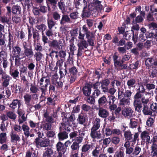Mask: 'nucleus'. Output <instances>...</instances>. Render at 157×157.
Masks as SVG:
<instances>
[{"label":"nucleus","instance_id":"nucleus-31","mask_svg":"<svg viewBox=\"0 0 157 157\" xmlns=\"http://www.w3.org/2000/svg\"><path fill=\"white\" fill-rule=\"evenodd\" d=\"M95 9L98 11H101L103 9V6L101 4V2L98 0H96L93 3Z\"/></svg>","mask_w":157,"mask_h":157},{"label":"nucleus","instance_id":"nucleus-55","mask_svg":"<svg viewBox=\"0 0 157 157\" xmlns=\"http://www.w3.org/2000/svg\"><path fill=\"white\" fill-rule=\"evenodd\" d=\"M142 94V93L136 90V93L134 96V101L140 100V99H141L143 97Z\"/></svg>","mask_w":157,"mask_h":157},{"label":"nucleus","instance_id":"nucleus-17","mask_svg":"<svg viewBox=\"0 0 157 157\" xmlns=\"http://www.w3.org/2000/svg\"><path fill=\"white\" fill-rule=\"evenodd\" d=\"M91 88L89 82L86 83L82 89L83 94L85 96H89L91 94Z\"/></svg>","mask_w":157,"mask_h":157},{"label":"nucleus","instance_id":"nucleus-12","mask_svg":"<svg viewBox=\"0 0 157 157\" xmlns=\"http://www.w3.org/2000/svg\"><path fill=\"white\" fill-rule=\"evenodd\" d=\"M83 2L84 4V6L81 14V17L82 19L88 18L91 15V12L89 10V6L87 7V3L85 0L83 1Z\"/></svg>","mask_w":157,"mask_h":157},{"label":"nucleus","instance_id":"nucleus-4","mask_svg":"<svg viewBox=\"0 0 157 157\" xmlns=\"http://www.w3.org/2000/svg\"><path fill=\"white\" fill-rule=\"evenodd\" d=\"M22 46L24 49V52H22V59L26 57L29 58H32L34 55L32 46L25 42L23 43Z\"/></svg>","mask_w":157,"mask_h":157},{"label":"nucleus","instance_id":"nucleus-16","mask_svg":"<svg viewBox=\"0 0 157 157\" xmlns=\"http://www.w3.org/2000/svg\"><path fill=\"white\" fill-rule=\"evenodd\" d=\"M77 121L78 123L80 124H83L84 126H86V124H84L85 123H87V120L86 116L83 113H81L78 115L77 119Z\"/></svg>","mask_w":157,"mask_h":157},{"label":"nucleus","instance_id":"nucleus-11","mask_svg":"<svg viewBox=\"0 0 157 157\" xmlns=\"http://www.w3.org/2000/svg\"><path fill=\"white\" fill-rule=\"evenodd\" d=\"M94 75H97V78L98 79V81H96L95 83L93 84L91 82H89V83L90 84L91 88H93V89H98L99 86L101 84L100 81L99 82V79L101 77V75L99 71L97 70H94Z\"/></svg>","mask_w":157,"mask_h":157},{"label":"nucleus","instance_id":"nucleus-30","mask_svg":"<svg viewBox=\"0 0 157 157\" xmlns=\"http://www.w3.org/2000/svg\"><path fill=\"white\" fill-rule=\"evenodd\" d=\"M154 59L152 57L148 58L145 61V64L147 69H149L151 66H153V61Z\"/></svg>","mask_w":157,"mask_h":157},{"label":"nucleus","instance_id":"nucleus-20","mask_svg":"<svg viewBox=\"0 0 157 157\" xmlns=\"http://www.w3.org/2000/svg\"><path fill=\"white\" fill-rule=\"evenodd\" d=\"M140 137L142 140L145 142L149 143L150 138L149 136V132L147 131H144L142 132L140 134Z\"/></svg>","mask_w":157,"mask_h":157},{"label":"nucleus","instance_id":"nucleus-6","mask_svg":"<svg viewBox=\"0 0 157 157\" xmlns=\"http://www.w3.org/2000/svg\"><path fill=\"white\" fill-rule=\"evenodd\" d=\"M48 46L52 50L58 51L62 49L63 44L61 40H53L50 41Z\"/></svg>","mask_w":157,"mask_h":157},{"label":"nucleus","instance_id":"nucleus-49","mask_svg":"<svg viewBox=\"0 0 157 157\" xmlns=\"http://www.w3.org/2000/svg\"><path fill=\"white\" fill-rule=\"evenodd\" d=\"M69 72L70 75H77L78 71L76 67L74 66L69 69Z\"/></svg>","mask_w":157,"mask_h":157},{"label":"nucleus","instance_id":"nucleus-44","mask_svg":"<svg viewBox=\"0 0 157 157\" xmlns=\"http://www.w3.org/2000/svg\"><path fill=\"white\" fill-rule=\"evenodd\" d=\"M58 0H46L47 4L48 6V8H49V5H51L52 7L56 8V4Z\"/></svg>","mask_w":157,"mask_h":157},{"label":"nucleus","instance_id":"nucleus-62","mask_svg":"<svg viewBox=\"0 0 157 157\" xmlns=\"http://www.w3.org/2000/svg\"><path fill=\"white\" fill-rule=\"evenodd\" d=\"M7 117L11 119L15 120L16 118V115L12 111H9L6 113Z\"/></svg>","mask_w":157,"mask_h":157},{"label":"nucleus","instance_id":"nucleus-51","mask_svg":"<svg viewBox=\"0 0 157 157\" xmlns=\"http://www.w3.org/2000/svg\"><path fill=\"white\" fill-rule=\"evenodd\" d=\"M52 17L55 21H59L61 18L60 14L57 11H54L52 13Z\"/></svg>","mask_w":157,"mask_h":157},{"label":"nucleus","instance_id":"nucleus-28","mask_svg":"<svg viewBox=\"0 0 157 157\" xmlns=\"http://www.w3.org/2000/svg\"><path fill=\"white\" fill-rule=\"evenodd\" d=\"M112 58L115 67L120 63L121 61L119 59V54L117 52H115L113 55Z\"/></svg>","mask_w":157,"mask_h":157},{"label":"nucleus","instance_id":"nucleus-53","mask_svg":"<svg viewBox=\"0 0 157 157\" xmlns=\"http://www.w3.org/2000/svg\"><path fill=\"white\" fill-rule=\"evenodd\" d=\"M47 23L48 28L51 29L55 26L56 24L55 21L53 19H48Z\"/></svg>","mask_w":157,"mask_h":157},{"label":"nucleus","instance_id":"nucleus-13","mask_svg":"<svg viewBox=\"0 0 157 157\" xmlns=\"http://www.w3.org/2000/svg\"><path fill=\"white\" fill-rule=\"evenodd\" d=\"M12 79L10 76L7 74L6 73L2 75L1 77V80L2 81V86L4 87H6L10 84V82Z\"/></svg>","mask_w":157,"mask_h":157},{"label":"nucleus","instance_id":"nucleus-58","mask_svg":"<svg viewBox=\"0 0 157 157\" xmlns=\"http://www.w3.org/2000/svg\"><path fill=\"white\" fill-rule=\"evenodd\" d=\"M157 75V67H152L151 72L150 76L152 78L156 77Z\"/></svg>","mask_w":157,"mask_h":157},{"label":"nucleus","instance_id":"nucleus-26","mask_svg":"<svg viewBox=\"0 0 157 157\" xmlns=\"http://www.w3.org/2000/svg\"><path fill=\"white\" fill-rule=\"evenodd\" d=\"M109 114L108 112L105 109L102 108H99L98 112V115L103 118H105Z\"/></svg>","mask_w":157,"mask_h":157},{"label":"nucleus","instance_id":"nucleus-39","mask_svg":"<svg viewBox=\"0 0 157 157\" xmlns=\"http://www.w3.org/2000/svg\"><path fill=\"white\" fill-rule=\"evenodd\" d=\"M124 63H120L116 66V67H118L117 69L119 70H129V67L128 66L127 64H123Z\"/></svg>","mask_w":157,"mask_h":157},{"label":"nucleus","instance_id":"nucleus-40","mask_svg":"<svg viewBox=\"0 0 157 157\" xmlns=\"http://www.w3.org/2000/svg\"><path fill=\"white\" fill-rule=\"evenodd\" d=\"M33 33V37L34 39V41H38L40 39V34L38 31L36 29L35 30L33 28L32 30Z\"/></svg>","mask_w":157,"mask_h":157},{"label":"nucleus","instance_id":"nucleus-41","mask_svg":"<svg viewBox=\"0 0 157 157\" xmlns=\"http://www.w3.org/2000/svg\"><path fill=\"white\" fill-rule=\"evenodd\" d=\"M69 16L71 20H76L79 18V13L78 11L76 10L70 13Z\"/></svg>","mask_w":157,"mask_h":157},{"label":"nucleus","instance_id":"nucleus-2","mask_svg":"<svg viewBox=\"0 0 157 157\" xmlns=\"http://www.w3.org/2000/svg\"><path fill=\"white\" fill-rule=\"evenodd\" d=\"M61 126L59 128V132L57 135V137L59 141H61L68 138V134L70 132L71 129L66 126L64 123H61Z\"/></svg>","mask_w":157,"mask_h":157},{"label":"nucleus","instance_id":"nucleus-46","mask_svg":"<svg viewBox=\"0 0 157 157\" xmlns=\"http://www.w3.org/2000/svg\"><path fill=\"white\" fill-rule=\"evenodd\" d=\"M29 124L30 126L32 128H34L36 127V128L34 129L35 132H37V129L38 128V130H40L39 128V123H35L33 121L30 120L29 122Z\"/></svg>","mask_w":157,"mask_h":157},{"label":"nucleus","instance_id":"nucleus-54","mask_svg":"<svg viewBox=\"0 0 157 157\" xmlns=\"http://www.w3.org/2000/svg\"><path fill=\"white\" fill-rule=\"evenodd\" d=\"M59 73L60 75V78H62L63 77H64L65 75L67 74V70L66 69H64L63 68H60Z\"/></svg>","mask_w":157,"mask_h":157},{"label":"nucleus","instance_id":"nucleus-43","mask_svg":"<svg viewBox=\"0 0 157 157\" xmlns=\"http://www.w3.org/2000/svg\"><path fill=\"white\" fill-rule=\"evenodd\" d=\"M43 56V54L40 52H37L35 53L34 56L37 63L40 61Z\"/></svg>","mask_w":157,"mask_h":157},{"label":"nucleus","instance_id":"nucleus-10","mask_svg":"<svg viewBox=\"0 0 157 157\" xmlns=\"http://www.w3.org/2000/svg\"><path fill=\"white\" fill-rule=\"evenodd\" d=\"M34 142L36 147L38 148L40 147H48L50 144V140L47 139L42 140L39 138H36Z\"/></svg>","mask_w":157,"mask_h":157},{"label":"nucleus","instance_id":"nucleus-45","mask_svg":"<svg viewBox=\"0 0 157 157\" xmlns=\"http://www.w3.org/2000/svg\"><path fill=\"white\" fill-rule=\"evenodd\" d=\"M151 154L152 157H157V145H151Z\"/></svg>","mask_w":157,"mask_h":157},{"label":"nucleus","instance_id":"nucleus-42","mask_svg":"<svg viewBox=\"0 0 157 157\" xmlns=\"http://www.w3.org/2000/svg\"><path fill=\"white\" fill-rule=\"evenodd\" d=\"M56 6H58L59 9L61 11L64 10L65 9V4L63 0H60L59 1L58 0Z\"/></svg>","mask_w":157,"mask_h":157},{"label":"nucleus","instance_id":"nucleus-3","mask_svg":"<svg viewBox=\"0 0 157 157\" xmlns=\"http://www.w3.org/2000/svg\"><path fill=\"white\" fill-rule=\"evenodd\" d=\"M21 49L18 46L12 47V56L15 57V66L18 67L21 64V60L22 59V55L21 53Z\"/></svg>","mask_w":157,"mask_h":157},{"label":"nucleus","instance_id":"nucleus-50","mask_svg":"<svg viewBox=\"0 0 157 157\" xmlns=\"http://www.w3.org/2000/svg\"><path fill=\"white\" fill-rule=\"evenodd\" d=\"M111 142L115 145H117L119 144L120 141V137L117 136H114L111 138Z\"/></svg>","mask_w":157,"mask_h":157},{"label":"nucleus","instance_id":"nucleus-64","mask_svg":"<svg viewBox=\"0 0 157 157\" xmlns=\"http://www.w3.org/2000/svg\"><path fill=\"white\" fill-rule=\"evenodd\" d=\"M124 153L123 151H116L113 157H124Z\"/></svg>","mask_w":157,"mask_h":157},{"label":"nucleus","instance_id":"nucleus-48","mask_svg":"<svg viewBox=\"0 0 157 157\" xmlns=\"http://www.w3.org/2000/svg\"><path fill=\"white\" fill-rule=\"evenodd\" d=\"M36 28L42 32V33H44V32L46 30L47 28L46 26L43 24L39 25H36Z\"/></svg>","mask_w":157,"mask_h":157},{"label":"nucleus","instance_id":"nucleus-25","mask_svg":"<svg viewBox=\"0 0 157 157\" xmlns=\"http://www.w3.org/2000/svg\"><path fill=\"white\" fill-rule=\"evenodd\" d=\"M12 13L14 14L19 15L21 14V8L18 5H14L11 9Z\"/></svg>","mask_w":157,"mask_h":157},{"label":"nucleus","instance_id":"nucleus-24","mask_svg":"<svg viewBox=\"0 0 157 157\" xmlns=\"http://www.w3.org/2000/svg\"><path fill=\"white\" fill-rule=\"evenodd\" d=\"M140 60H138L134 63L130 64L129 66V67L130 70H134L136 71L140 67Z\"/></svg>","mask_w":157,"mask_h":157},{"label":"nucleus","instance_id":"nucleus-60","mask_svg":"<svg viewBox=\"0 0 157 157\" xmlns=\"http://www.w3.org/2000/svg\"><path fill=\"white\" fill-rule=\"evenodd\" d=\"M34 50H36L37 52H41L43 51L42 47L40 43H37L36 44H34Z\"/></svg>","mask_w":157,"mask_h":157},{"label":"nucleus","instance_id":"nucleus-32","mask_svg":"<svg viewBox=\"0 0 157 157\" xmlns=\"http://www.w3.org/2000/svg\"><path fill=\"white\" fill-rule=\"evenodd\" d=\"M108 102L106 97L105 95L100 98L98 100V104L100 106L105 105Z\"/></svg>","mask_w":157,"mask_h":157},{"label":"nucleus","instance_id":"nucleus-22","mask_svg":"<svg viewBox=\"0 0 157 157\" xmlns=\"http://www.w3.org/2000/svg\"><path fill=\"white\" fill-rule=\"evenodd\" d=\"M90 136L91 137L94 139L96 138L100 139L101 137V134L100 131H97L98 130L91 128Z\"/></svg>","mask_w":157,"mask_h":157},{"label":"nucleus","instance_id":"nucleus-59","mask_svg":"<svg viewBox=\"0 0 157 157\" xmlns=\"http://www.w3.org/2000/svg\"><path fill=\"white\" fill-rule=\"evenodd\" d=\"M6 133L2 132L0 134V143L2 144L6 142Z\"/></svg>","mask_w":157,"mask_h":157},{"label":"nucleus","instance_id":"nucleus-7","mask_svg":"<svg viewBox=\"0 0 157 157\" xmlns=\"http://www.w3.org/2000/svg\"><path fill=\"white\" fill-rule=\"evenodd\" d=\"M139 135L138 132L135 133L133 138V134L129 129L125 131L124 133L125 140L130 141L134 143L136 142L137 140H138Z\"/></svg>","mask_w":157,"mask_h":157},{"label":"nucleus","instance_id":"nucleus-19","mask_svg":"<svg viewBox=\"0 0 157 157\" xmlns=\"http://www.w3.org/2000/svg\"><path fill=\"white\" fill-rule=\"evenodd\" d=\"M60 24L61 25H64L67 23H70L71 21L69 16L67 14H63L61 19L59 20Z\"/></svg>","mask_w":157,"mask_h":157},{"label":"nucleus","instance_id":"nucleus-18","mask_svg":"<svg viewBox=\"0 0 157 157\" xmlns=\"http://www.w3.org/2000/svg\"><path fill=\"white\" fill-rule=\"evenodd\" d=\"M133 113V111L130 107L125 108L122 111V114L125 117H132Z\"/></svg>","mask_w":157,"mask_h":157},{"label":"nucleus","instance_id":"nucleus-21","mask_svg":"<svg viewBox=\"0 0 157 157\" xmlns=\"http://www.w3.org/2000/svg\"><path fill=\"white\" fill-rule=\"evenodd\" d=\"M140 100L134 101L133 105L134 107L135 111L138 113H140L143 107L142 104Z\"/></svg>","mask_w":157,"mask_h":157},{"label":"nucleus","instance_id":"nucleus-52","mask_svg":"<svg viewBox=\"0 0 157 157\" xmlns=\"http://www.w3.org/2000/svg\"><path fill=\"white\" fill-rule=\"evenodd\" d=\"M79 145L74 141L73 142H72L71 146V147L72 151H78L79 150Z\"/></svg>","mask_w":157,"mask_h":157},{"label":"nucleus","instance_id":"nucleus-5","mask_svg":"<svg viewBox=\"0 0 157 157\" xmlns=\"http://www.w3.org/2000/svg\"><path fill=\"white\" fill-rule=\"evenodd\" d=\"M38 94H26L24 96V101L25 104L26 105L28 108H29V110H31V109L33 107V105L31 103H30V102L32 99L36 100L38 99Z\"/></svg>","mask_w":157,"mask_h":157},{"label":"nucleus","instance_id":"nucleus-9","mask_svg":"<svg viewBox=\"0 0 157 157\" xmlns=\"http://www.w3.org/2000/svg\"><path fill=\"white\" fill-rule=\"evenodd\" d=\"M56 151L58 152L57 157H62L63 155L66 151L67 148L64 144L59 141L56 145Z\"/></svg>","mask_w":157,"mask_h":157},{"label":"nucleus","instance_id":"nucleus-27","mask_svg":"<svg viewBox=\"0 0 157 157\" xmlns=\"http://www.w3.org/2000/svg\"><path fill=\"white\" fill-rule=\"evenodd\" d=\"M45 151L44 152L43 157H52L53 151L50 148L47 147L45 149Z\"/></svg>","mask_w":157,"mask_h":157},{"label":"nucleus","instance_id":"nucleus-57","mask_svg":"<svg viewBox=\"0 0 157 157\" xmlns=\"http://www.w3.org/2000/svg\"><path fill=\"white\" fill-rule=\"evenodd\" d=\"M87 101L89 104H93L95 102V97L94 96H93L92 95L91 96L90 95L89 96H87Z\"/></svg>","mask_w":157,"mask_h":157},{"label":"nucleus","instance_id":"nucleus-29","mask_svg":"<svg viewBox=\"0 0 157 157\" xmlns=\"http://www.w3.org/2000/svg\"><path fill=\"white\" fill-rule=\"evenodd\" d=\"M93 125L91 129L98 130L100 125V119L99 118H96L95 120L93 122Z\"/></svg>","mask_w":157,"mask_h":157},{"label":"nucleus","instance_id":"nucleus-63","mask_svg":"<svg viewBox=\"0 0 157 157\" xmlns=\"http://www.w3.org/2000/svg\"><path fill=\"white\" fill-rule=\"evenodd\" d=\"M30 91L33 94H36L38 90V88L36 86L31 84L30 85Z\"/></svg>","mask_w":157,"mask_h":157},{"label":"nucleus","instance_id":"nucleus-34","mask_svg":"<svg viewBox=\"0 0 157 157\" xmlns=\"http://www.w3.org/2000/svg\"><path fill=\"white\" fill-rule=\"evenodd\" d=\"M142 112L145 115H151L152 114V111L151 110L150 108L147 105H144V107Z\"/></svg>","mask_w":157,"mask_h":157},{"label":"nucleus","instance_id":"nucleus-36","mask_svg":"<svg viewBox=\"0 0 157 157\" xmlns=\"http://www.w3.org/2000/svg\"><path fill=\"white\" fill-rule=\"evenodd\" d=\"M22 5L25 9L29 11L30 8L33 6V3L30 0H25L24 3L22 4Z\"/></svg>","mask_w":157,"mask_h":157},{"label":"nucleus","instance_id":"nucleus-56","mask_svg":"<svg viewBox=\"0 0 157 157\" xmlns=\"http://www.w3.org/2000/svg\"><path fill=\"white\" fill-rule=\"evenodd\" d=\"M81 109L83 111L86 113H87L90 111L91 109V107L85 104H83L81 106Z\"/></svg>","mask_w":157,"mask_h":157},{"label":"nucleus","instance_id":"nucleus-23","mask_svg":"<svg viewBox=\"0 0 157 157\" xmlns=\"http://www.w3.org/2000/svg\"><path fill=\"white\" fill-rule=\"evenodd\" d=\"M75 120V115L74 114H71L70 116L67 118V121H66V123L67 124V127L71 126V127H75V123H74V122Z\"/></svg>","mask_w":157,"mask_h":157},{"label":"nucleus","instance_id":"nucleus-47","mask_svg":"<svg viewBox=\"0 0 157 157\" xmlns=\"http://www.w3.org/2000/svg\"><path fill=\"white\" fill-rule=\"evenodd\" d=\"M10 75L15 79L19 77V72L17 70H10Z\"/></svg>","mask_w":157,"mask_h":157},{"label":"nucleus","instance_id":"nucleus-14","mask_svg":"<svg viewBox=\"0 0 157 157\" xmlns=\"http://www.w3.org/2000/svg\"><path fill=\"white\" fill-rule=\"evenodd\" d=\"M45 84L44 85L41 86L40 88V89L41 92V95L40 97V98H45V96L46 95V93L47 91L48 85V83H50V80L49 79H46L44 80Z\"/></svg>","mask_w":157,"mask_h":157},{"label":"nucleus","instance_id":"nucleus-8","mask_svg":"<svg viewBox=\"0 0 157 157\" xmlns=\"http://www.w3.org/2000/svg\"><path fill=\"white\" fill-rule=\"evenodd\" d=\"M82 40H80L78 44V52L77 54V57H79L82 55V50L84 49H86L89 44L87 41L84 39H81Z\"/></svg>","mask_w":157,"mask_h":157},{"label":"nucleus","instance_id":"nucleus-38","mask_svg":"<svg viewBox=\"0 0 157 157\" xmlns=\"http://www.w3.org/2000/svg\"><path fill=\"white\" fill-rule=\"evenodd\" d=\"M10 136L11 142H13L14 141H18L19 142L21 140L19 135L17 134L14 133L13 131L11 132Z\"/></svg>","mask_w":157,"mask_h":157},{"label":"nucleus","instance_id":"nucleus-61","mask_svg":"<svg viewBox=\"0 0 157 157\" xmlns=\"http://www.w3.org/2000/svg\"><path fill=\"white\" fill-rule=\"evenodd\" d=\"M91 145L88 144H84L82 147L81 151L84 153L88 151L90 149Z\"/></svg>","mask_w":157,"mask_h":157},{"label":"nucleus","instance_id":"nucleus-33","mask_svg":"<svg viewBox=\"0 0 157 157\" xmlns=\"http://www.w3.org/2000/svg\"><path fill=\"white\" fill-rule=\"evenodd\" d=\"M17 104L18 105V108H19L21 105L20 101L18 99H15L10 104L9 106L13 109H14L17 107Z\"/></svg>","mask_w":157,"mask_h":157},{"label":"nucleus","instance_id":"nucleus-35","mask_svg":"<svg viewBox=\"0 0 157 157\" xmlns=\"http://www.w3.org/2000/svg\"><path fill=\"white\" fill-rule=\"evenodd\" d=\"M136 82V80L133 78H131L128 80L127 84L129 89H130L131 88L135 87Z\"/></svg>","mask_w":157,"mask_h":157},{"label":"nucleus","instance_id":"nucleus-15","mask_svg":"<svg viewBox=\"0 0 157 157\" xmlns=\"http://www.w3.org/2000/svg\"><path fill=\"white\" fill-rule=\"evenodd\" d=\"M100 82L101 85V88L103 92H104L106 89L108 90L109 86L110 83V81L109 78H104L100 81Z\"/></svg>","mask_w":157,"mask_h":157},{"label":"nucleus","instance_id":"nucleus-37","mask_svg":"<svg viewBox=\"0 0 157 157\" xmlns=\"http://www.w3.org/2000/svg\"><path fill=\"white\" fill-rule=\"evenodd\" d=\"M22 128L24 132V134L25 136V137L27 139L29 137L30 128L27 125L25 124H23Z\"/></svg>","mask_w":157,"mask_h":157},{"label":"nucleus","instance_id":"nucleus-1","mask_svg":"<svg viewBox=\"0 0 157 157\" xmlns=\"http://www.w3.org/2000/svg\"><path fill=\"white\" fill-rule=\"evenodd\" d=\"M85 35L87 39V41L89 45L94 46L95 45L94 41L95 39V34L93 31L89 30L86 25H84L80 29L78 38L79 39H84Z\"/></svg>","mask_w":157,"mask_h":157}]
</instances>
